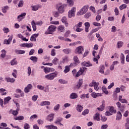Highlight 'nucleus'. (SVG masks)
Returning <instances> with one entry per match:
<instances>
[{
  "instance_id": "1",
  "label": "nucleus",
  "mask_w": 129,
  "mask_h": 129,
  "mask_svg": "<svg viewBox=\"0 0 129 129\" xmlns=\"http://www.w3.org/2000/svg\"><path fill=\"white\" fill-rule=\"evenodd\" d=\"M58 73L55 72L54 73H50L45 76V78L47 80H54L55 77H57Z\"/></svg>"
},
{
  "instance_id": "2",
  "label": "nucleus",
  "mask_w": 129,
  "mask_h": 129,
  "mask_svg": "<svg viewBox=\"0 0 129 129\" xmlns=\"http://www.w3.org/2000/svg\"><path fill=\"white\" fill-rule=\"evenodd\" d=\"M88 9H89V6L88 5L84 6L78 13V15L82 16V15H84V14H86L87 12Z\"/></svg>"
},
{
  "instance_id": "3",
  "label": "nucleus",
  "mask_w": 129,
  "mask_h": 129,
  "mask_svg": "<svg viewBox=\"0 0 129 129\" xmlns=\"http://www.w3.org/2000/svg\"><path fill=\"white\" fill-rule=\"evenodd\" d=\"M75 13H76V8H72L71 10L69 11L68 13L69 18H72V17H75Z\"/></svg>"
},
{
  "instance_id": "4",
  "label": "nucleus",
  "mask_w": 129,
  "mask_h": 129,
  "mask_svg": "<svg viewBox=\"0 0 129 129\" xmlns=\"http://www.w3.org/2000/svg\"><path fill=\"white\" fill-rule=\"evenodd\" d=\"M87 69V68L82 67L80 69V70L77 73L76 77H79V76L83 75L85 70Z\"/></svg>"
},
{
  "instance_id": "5",
  "label": "nucleus",
  "mask_w": 129,
  "mask_h": 129,
  "mask_svg": "<svg viewBox=\"0 0 129 129\" xmlns=\"http://www.w3.org/2000/svg\"><path fill=\"white\" fill-rule=\"evenodd\" d=\"M56 28L57 27H56L55 26L50 25L47 29V34H52V33H54L55 31H56Z\"/></svg>"
},
{
  "instance_id": "6",
  "label": "nucleus",
  "mask_w": 129,
  "mask_h": 129,
  "mask_svg": "<svg viewBox=\"0 0 129 129\" xmlns=\"http://www.w3.org/2000/svg\"><path fill=\"white\" fill-rule=\"evenodd\" d=\"M65 8H66V5H62L58 7V12L59 14H63L65 12Z\"/></svg>"
},
{
  "instance_id": "7",
  "label": "nucleus",
  "mask_w": 129,
  "mask_h": 129,
  "mask_svg": "<svg viewBox=\"0 0 129 129\" xmlns=\"http://www.w3.org/2000/svg\"><path fill=\"white\" fill-rule=\"evenodd\" d=\"M83 51H84V48L81 46H80L76 48L75 50L76 54H83Z\"/></svg>"
},
{
  "instance_id": "8",
  "label": "nucleus",
  "mask_w": 129,
  "mask_h": 129,
  "mask_svg": "<svg viewBox=\"0 0 129 129\" xmlns=\"http://www.w3.org/2000/svg\"><path fill=\"white\" fill-rule=\"evenodd\" d=\"M37 37H39V33L33 34L30 37V41L31 42H36L37 41Z\"/></svg>"
},
{
  "instance_id": "9",
  "label": "nucleus",
  "mask_w": 129,
  "mask_h": 129,
  "mask_svg": "<svg viewBox=\"0 0 129 129\" xmlns=\"http://www.w3.org/2000/svg\"><path fill=\"white\" fill-rule=\"evenodd\" d=\"M105 69V67H104V65L103 64L100 65L98 69L99 73H101V74H104Z\"/></svg>"
},
{
  "instance_id": "10",
  "label": "nucleus",
  "mask_w": 129,
  "mask_h": 129,
  "mask_svg": "<svg viewBox=\"0 0 129 129\" xmlns=\"http://www.w3.org/2000/svg\"><path fill=\"white\" fill-rule=\"evenodd\" d=\"M82 66L85 67H91L93 66L92 63H90V61H84L82 63Z\"/></svg>"
},
{
  "instance_id": "11",
  "label": "nucleus",
  "mask_w": 129,
  "mask_h": 129,
  "mask_svg": "<svg viewBox=\"0 0 129 129\" xmlns=\"http://www.w3.org/2000/svg\"><path fill=\"white\" fill-rule=\"evenodd\" d=\"M89 28H90V23L88 22L85 23V31L86 33H88V32H89Z\"/></svg>"
},
{
  "instance_id": "12",
  "label": "nucleus",
  "mask_w": 129,
  "mask_h": 129,
  "mask_svg": "<svg viewBox=\"0 0 129 129\" xmlns=\"http://www.w3.org/2000/svg\"><path fill=\"white\" fill-rule=\"evenodd\" d=\"M12 40H13V36H11L8 39V40L5 39L4 40V44L6 45H10Z\"/></svg>"
},
{
  "instance_id": "13",
  "label": "nucleus",
  "mask_w": 129,
  "mask_h": 129,
  "mask_svg": "<svg viewBox=\"0 0 129 129\" xmlns=\"http://www.w3.org/2000/svg\"><path fill=\"white\" fill-rule=\"evenodd\" d=\"M32 87V84H28L24 89L25 93H28V92H30V90H31Z\"/></svg>"
},
{
  "instance_id": "14",
  "label": "nucleus",
  "mask_w": 129,
  "mask_h": 129,
  "mask_svg": "<svg viewBox=\"0 0 129 129\" xmlns=\"http://www.w3.org/2000/svg\"><path fill=\"white\" fill-rule=\"evenodd\" d=\"M70 99H76L78 98V95L76 93H72L70 94Z\"/></svg>"
},
{
  "instance_id": "15",
  "label": "nucleus",
  "mask_w": 129,
  "mask_h": 129,
  "mask_svg": "<svg viewBox=\"0 0 129 129\" xmlns=\"http://www.w3.org/2000/svg\"><path fill=\"white\" fill-rule=\"evenodd\" d=\"M47 120L48 121H53L54 120V114H50L46 117Z\"/></svg>"
},
{
  "instance_id": "16",
  "label": "nucleus",
  "mask_w": 129,
  "mask_h": 129,
  "mask_svg": "<svg viewBox=\"0 0 129 129\" xmlns=\"http://www.w3.org/2000/svg\"><path fill=\"white\" fill-rule=\"evenodd\" d=\"M91 96L92 97H93V98H96L97 97H99V96H101V93L93 92L91 94Z\"/></svg>"
},
{
  "instance_id": "17",
  "label": "nucleus",
  "mask_w": 129,
  "mask_h": 129,
  "mask_svg": "<svg viewBox=\"0 0 129 129\" xmlns=\"http://www.w3.org/2000/svg\"><path fill=\"white\" fill-rule=\"evenodd\" d=\"M61 22L62 23L64 24L66 27H68V26H69V24L67 22V18H66V17H63L61 18Z\"/></svg>"
},
{
  "instance_id": "18",
  "label": "nucleus",
  "mask_w": 129,
  "mask_h": 129,
  "mask_svg": "<svg viewBox=\"0 0 129 129\" xmlns=\"http://www.w3.org/2000/svg\"><path fill=\"white\" fill-rule=\"evenodd\" d=\"M82 84H83V81H82V79L79 80V82L76 85V88L77 89H80V87H81V85H82Z\"/></svg>"
},
{
  "instance_id": "19",
  "label": "nucleus",
  "mask_w": 129,
  "mask_h": 129,
  "mask_svg": "<svg viewBox=\"0 0 129 129\" xmlns=\"http://www.w3.org/2000/svg\"><path fill=\"white\" fill-rule=\"evenodd\" d=\"M45 127L46 129H58V127L53 124L45 125Z\"/></svg>"
},
{
  "instance_id": "20",
  "label": "nucleus",
  "mask_w": 129,
  "mask_h": 129,
  "mask_svg": "<svg viewBox=\"0 0 129 129\" xmlns=\"http://www.w3.org/2000/svg\"><path fill=\"white\" fill-rule=\"evenodd\" d=\"M11 99H12V97H11L10 96L5 97L4 98V104L5 105H6V104H8V103H9V102H10V100H11Z\"/></svg>"
},
{
  "instance_id": "21",
  "label": "nucleus",
  "mask_w": 129,
  "mask_h": 129,
  "mask_svg": "<svg viewBox=\"0 0 129 129\" xmlns=\"http://www.w3.org/2000/svg\"><path fill=\"white\" fill-rule=\"evenodd\" d=\"M26 15H27V13H23L21 15H19L17 18L19 22H21V21L23 20V18H23V17H26Z\"/></svg>"
},
{
  "instance_id": "22",
  "label": "nucleus",
  "mask_w": 129,
  "mask_h": 129,
  "mask_svg": "<svg viewBox=\"0 0 129 129\" xmlns=\"http://www.w3.org/2000/svg\"><path fill=\"white\" fill-rule=\"evenodd\" d=\"M105 107V104L104 102L102 103V104L100 106V107H97V109L99 111H103L104 110V107Z\"/></svg>"
},
{
  "instance_id": "23",
  "label": "nucleus",
  "mask_w": 129,
  "mask_h": 129,
  "mask_svg": "<svg viewBox=\"0 0 129 129\" xmlns=\"http://www.w3.org/2000/svg\"><path fill=\"white\" fill-rule=\"evenodd\" d=\"M94 119L97 120V121H100V114L99 113H96L95 116H94Z\"/></svg>"
},
{
  "instance_id": "24",
  "label": "nucleus",
  "mask_w": 129,
  "mask_h": 129,
  "mask_svg": "<svg viewBox=\"0 0 129 129\" xmlns=\"http://www.w3.org/2000/svg\"><path fill=\"white\" fill-rule=\"evenodd\" d=\"M57 30L58 32L62 33L65 31V27L63 25L59 26L57 28Z\"/></svg>"
},
{
  "instance_id": "25",
  "label": "nucleus",
  "mask_w": 129,
  "mask_h": 129,
  "mask_svg": "<svg viewBox=\"0 0 129 129\" xmlns=\"http://www.w3.org/2000/svg\"><path fill=\"white\" fill-rule=\"evenodd\" d=\"M109 111H110L112 114V113H116V110L114 109V107L113 106H109Z\"/></svg>"
},
{
  "instance_id": "26",
  "label": "nucleus",
  "mask_w": 129,
  "mask_h": 129,
  "mask_svg": "<svg viewBox=\"0 0 129 129\" xmlns=\"http://www.w3.org/2000/svg\"><path fill=\"white\" fill-rule=\"evenodd\" d=\"M99 85V83H96V82L94 83V88L96 91H98L99 90V87H98Z\"/></svg>"
},
{
  "instance_id": "27",
  "label": "nucleus",
  "mask_w": 129,
  "mask_h": 129,
  "mask_svg": "<svg viewBox=\"0 0 129 129\" xmlns=\"http://www.w3.org/2000/svg\"><path fill=\"white\" fill-rule=\"evenodd\" d=\"M100 28H95L93 29L90 33L88 34V37H91V36H92V34H93V33H95L96 32H97V31H98V30H99Z\"/></svg>"
},
{
  "instance_id": "28",
  "label": "nucleus",
  "mask_w": 129,
  "mask_h": 129,
  "mask_svg": "<svg viewBox=\"0 0 129 129\" xmlns=\"http://www.w3.org/2000/svg\"><path fill=\"white\" fill-rule=\"evenodd\" d=\"M122 117V115L121 114V113L120 111L117 112L116 117V120H119V119H121Z\"/></svg>"
},
{
  "instance_id": "29",
  "label": "nucleus",
  "mask_w": 129,
  "mask_h": 129,
  "mask_svg": "<svg viewBox=\"0 0 129 129\" xmlns=\"http://www.w3.org/2000/svg\"><path fill=\"white\" fill-rule=\"evenodd\" d=\"M5 80L7 81V82H11V83H14V82L15 81V79L11 78H6Z\"/></svg>"
},
{
  "instance_id": "30",
  "label": "nucleus",
  "mask_w": 129,
  "mask_h": 129,
  "mask_svg": "<svg viewBox=\"0 0 129 129\" xmlns=\"http://www.w3.org/2000/svg\"><path fill=\"white\" fill-rule=\"evenodd\" d=\"M31 25L32 26V28H33V31L34 32H36V30H37V26H36V23H35V21L34 20H33L32 22H31Z\"/></svg>"
},
{
  "instance_id": "31",
  "label": "nucleus",
  "mask_w": 129,
  "mask_h": 129,
  "mask_svg": "<svg viewBox=\"0 0 129 129\" xmlns=\"http://www.w3.org/2000/svg\"><path fill=\"white\" fill-rule=\"evenodd\" d=\"M50 104H51V102L48 101H44L40 103L41 106H44V105H50Z\"/></svg>"
},
{
  "instance_id": "32",
  "label": "nucleus",
  "mask_w": 129,
  "mask_h": 129,
  "mask_svg": "<svg viewBox=\"0 0 129 129\" xmlns=\"http://www.w3.org/2000/svg\"><path fill=\"white\" fill-rule=\"evenodd\" d=\"M74 62L75 63V64H79V63H80V61L79 60V58H78V57L76 55H75L74 56Z\"/></svg>"
},
{
  "instance_id": "33",
  "label": "nucleus",
  "mask_w": 129,
  "mask_h": 129,
  "mask_svg": "<svg viewBox=\"0 0 129 129\" xmlns=\"http://www.w3.org/2000/svg\"><path fill=\"white\" fill-rule=\"evenodd\" d=\"M99 59H100V56H99V54H98L96 57L93 58V60L94 62H96V64H98V60Z\"/></svg>"
},
{
  "instance_id": "34",
  "label": "nucleus",
  "mask_w": 129,
  "mask_h": 129,
  "mask_svg": "<svg viewBox=\"0 0 129 129\" xmlns=\"http://www.w3.org/2000/svg\"><path fill=\"white\" fill-rule=\"evenodd\" d=\"M62 51L63 52V53H64V54H70V53H71V49L70 48H66L62 50Z\"/></svg>"
},
{
  "instance_id": "35",
  "label": "nucleus",
  "mask_w": 129,
  "mask_h": 129,
  "mask_svg": "<svg viewBox=\"0 0 129 129\" xmlns=\"http://www.w3.org/2000/svg\"><path fill=\"white\" fill-rule=\"evenodd\" d=\"M15 52L16 53V54H25V53H26L25 50L18 49H16Z\"/></svg>"
},
{
  "instance_id": "36",
  "label": "nucleus",
  "mask_w": 129,
  "mask_h": 129,
  "mask_svg": "<svg viewBox=\"0 0 129 129\" xmlns=\"http://www.w3.org/2000/svg\"><path fill=\"white\" fill-rule=\"evenodd\" d=\"M76 108L77 110L79 111V112H81L83 109V107L81 105H78Z\"/></svg>"
},
{
  "instance_id": "37",
  "label": "nucleus",
  "mask_w": 129,
  "mask_h": 129,
  "mask_svg": "<svg viewBox=\"0 0 129 129\" xmlns=\"http://www.w3.org/2000/svg\"><path fill=\"white\" fill-rule=\"evenodd\" d=\"M39 8H40V5H39L32 6V11L34 12L38 11V10H39Z\"/></svg>"
},
{
  "instance_id": "38",
  "label": "nucleus",
  "mask_w": 129,
  "mask_h": 129,
  "mask_svg": "<svg viewBox=\"0 0 129 129\" xmlns=\"http://www.w3.org/2000/svg\"><path fill=\"white\" fill-rule=\"evenodd\" d=\"M24 118L25 117H24V116L21 115L16 118H14V119H15V120H23L24 119Z\"/></svg>"
},
{
  "instance_id": "39",
  "label": "nucleus",
  "mask_w": 129,
  "mask_h": 129,
  "mask_svg": "<svg viewBox=\"0 0 129 129\" xmlns=\"http://www.w3.org/2000/svg\"><path fill=\"white\" fill-rule=\"evenodd\" d=\"M120 60L121 64H124V55L123 53H121Z\"/></svg>"
},
{
  "instance_id": "40",
  "label": "nucleus",
  "mask_w": 129,
  "mask_h": 129,
  "mask_svg": "<svg viewBox=\"0 0 129 129\" xmlns=\"http://www.w3.org/2000/svg\"><path fill=\"white\" fill-rule=\"evenodd\" d=\"M58 82L59 83H61V84H67L68 83V82L65 80H63L62 79H60L58 80Z\"/></svg>"
},
{
  "instance_id": "41",
  "label": "nucleus",
  "mask_w": 129,
  "mask_h": 129,
  "mask_svg": "<svg viewBox=\"0 0 129 129\" xmlns=\"http://www.w3.org/2000/svg\"><path fill=\"white\" fill-rule=\"evenodd\" d=\"M69 71H70V69L69 68V66H66L64 67V70H63L64 73H65V74H66V73H68V72H69Z\"/></svg>"
},
{
  "instance_id": "42",
  "label": "nucleus",
  "mask_w": 129,
  "mask_h": 129,
  "mask_svg": "<svg viewBox=\"0 0 129 129\" xmlns=\"http://www.w3.org/2000/svg\"><path fill=\"white\" fill-rule=\"evenodd\" d=\"M17 64H18V61L16 60V58H14L11 61V65H12V66H14V65H17Z\"/></svg>"
},
{
  "instance_id": "43",
  "label": "nucleus",
  "mask_w": 129,
  "mask_h": 129,
  "mask_svg": "<svg viewBox=\"0 0 129 129\" xmlns=\"http://www.w3.org/2000/svg\"><path fill=\"white\" fill-rule=\"evenodd\" d=\"M59 62V59L57 57H55L53 60H52V63L54 65H57L58 64V62Z\"/></svg>"
},
{
  "instance_id": "44",
  "label": "nucleus",
  "mask_w": 129,
  "mask_h": 129,
  "mask_svg": "<svg viewBox=\"0 0 129 129\" xmlns=\"http://www.w3.org/2000/svg\"><path fill=\"white\" fill-rule=\"evenodd\" d=\"M62 120H63V118L58 117L57 118L56 121L54 122V123H57V124H59V123H60V122H61V121H62Z\"/></svg>"
},
{
  "instance_id": "45",
  "label": "nucleus",
  "mask_w": 129,
  "mask_h": 129,
  "mask_svg": "<svg viewBox=\"0 0 129 129\" xmlns=\"http://www.w3.org/2000/svg\"><path fill=\"white\" fill-rule=\"evenodd\" d=\"M9 9V6H5L4 7L2 8V12L4 14H6L7 13V10Z\"/></svg>"
},
{
  "instance_id": "46",
  "label": "nucleus",
  "mask_w": 129,
  "mask_h": 129,
  "mask_svg": "<svg viewBox=\"0 0 129 129\" xmlns=\"http://www.w3.org/2000/svg\"><path fill=\"white\" fill-rule=\"evenodd\" d=\"M30 59V60H31V61H33V62H36L38 61V58L36 56H32Z\"/></svg>"
},
{
  "instance_id": "47",
  "label": "nucleus",
  "mask_w": 129,
  "mask_h": 129,
  "mask_svg": "<svg viewBox=\"0 0 129 129\" xmlns=\"http://www.w3.org/2000/svg\"><path fill=\"white\" fill-rule=\"evenodd\" d=\"M102 90L104 93L106 94H108V91H107V89L105 87V86H103L102 87Z\"/></svg>"
},
{
  "instance_id": "48",
  "label": "nucleus",
  "mask_w": 129,
  "mask_h": 129,
  "mask_svg": "<svg viewBox=\"0 0 129 129\" xmlns=\"http://www.w3.org/2000/svg\"><path fill=\"white\" fill-rule=\"evenodd\" d=\"M83 24V23L80 22L79 23H78L74 26V28H81L82 27Z\"/></svg>"
},
{
  "instance_id": "49",
  "label": "nucleus",
  "mask_w": 129,
  "mask_h": 129,
  "mask_svg": "<svg viewBox=\"0 0 129 129\" xmlns=\"http://www.w3.org/2000/svg\"><path fill=\"white\" fill-rule=\"evenodd\" d=\"M2 53L1 54V57L2 58H5L6 57V54H7V51L5 49L2 50Z\"/></svg>"
},
{
  "instance_id": "50",
  "label": "nucleus",
  "mask_w": 129,
  "mask_h": 129,
  "mask_svg": "<svg viewBox=\"0 0 129 129\" xmlns=\"http://www.w3.org/2000/svg\"><path fill=\"white\" fill-rule=\"evenodd\" d=\"M16 92L17 93H20L21 94V96H24V94L23 93V91H22V90L20 89H18L16 90Z\"/></svg>"
},
{
  "instance_id": "51",
  "label": "nucleus",
  "mask_w": 129,
  "mask_h": 129,
  "mask_svg": "<svg viewBox=\"0 0 129 129\" xmlns=\"http://www.w3.org/2000/svg\"><path fill=\"white\" fill-rule=\"evenodd\" d=\"M89 113V110L88 109H86L82 113V114L83 115H86V114H88Z\"/></svg>"
},
{
  "instance_id": "52",
  "label": "nucleus",
  "mask_w": 129,
  "mask_h": 129,
  "mask_svg": "<svg viewBox=\"0 0 129 129\" xmlns=\"http://www.w3.org/2000/svg\"><path fill=\"white\" fill-rule=\"evenodd\" d=\"M67 2L70 7H72L74 5V2L72 0H67Z\"/></svg>"
},
{
  "instance_id": "53",
  "label": "nucleus",
  "mask_w": 129,
  "mask_h": 129,
  "mask_svg": "<svg viewBox=\"0 0 129 129\" xmlns=\"http://www.w3.org/2000/svg\"><path fill=\"white\" fill-rule=\"evenodd\" d=\"M71 33V32L70 30L67 31L64 34V38H68Z\"/></svg>"
},
{
  "instance_id": "54",
  "label": "nucleus",
  "mask_w": 129,
  "mask_h": 129,
  "mask_svg": "<svg viewBox=\"0 0 129 129\" xmlns=\"http://www.w3.org/2000/svg\"><path fill=\"white\" fill-rule=\"evenodd\" d=\"M126 54H127V55L126 56V62H129V50H125Z\"/></svg>"
},
{
  "instance_id": "55",
  "label": "nucleus",
  "mask_w": 129,
  "mask_h": 129,
  "mask_svg": "<svg viewBox=\"0 0 129 129\" xmlns=\"http://www.w3.org/2000/svg\"><path fill=\"white\" fill-rule=\"evenodd\" d=\"M24 6V1H20L18 4V8H22Z\"/></svg>"
},
{
  "instance_id": "56",
  "label": "nucleus",
  "mask_w": 129,
  "mask_h": 129,
  "mask_svg": "<svg viewBox=\"0 0 129 129\" xmlns=\"http://www.w3.org/2000/svg\"><path fill=\"white\" fill-rule=\"evenodd\" d=\"M123 45V42H122V41H118L117 42L118 48H121V47H122Z\"/></svg>"
},
{
  "instance_id": "57",
  "label": "nucleus",
  "mask_w": 129,
  "mask_h": 129,
  "mask_svg": "<svg viewBox=\"0 0 129 129\" xmlns=\"http://www.w3.org/2000/svg\"><path fill=\"white\" fill-rule=\"evenodd\" d=\"M43 70L45 74H47V73H49V72H50V69H49V68L47 67L44 68Z\"/></svg>"
},
{
  "instance_id": "58",
  "label": "nucleus",
  "mask_w": 129,
  "mask_h": 129,
  "mask_svg": "<svg viewBox=\"0 0 129 129\" xmlns=\"http://www.w3.org/2000/svg\"><path fill=\"white\" fill-rule=\"evenodd\" d=\"M89 17H91V13L90 12H88L85 15V18L86 19H89Z\"/></svg>"
},
{
  "instance_id": "59",
  "label": "nucleus",
  "mask_w": 129,
  "mask_h": 129,
  "mask_svg": "<svg viewBox=\"0 0 129 129\" xmlns=\"http://www.w3.org/2000/svg\"><path fill=\"white\" fill-rule=\"evenodd\" d=\"M126 5L125 4H122V5H121L120 7H119V9L120 10H124V9H126Z\"/></svg>"
},
{
  "instance_id": "60",
  "label": "nucleus",
  "mask_w": 129,
  "mask_h": 129,
  "mask_svg": "<svg viewBox=\"0 0 129 129\" xmlns=\"http://www.w3.org/2000/svg\"><path fill=\"white\" fill-rule=\"evenodd\" d=\"M59 108H60V104H56V105L54 106V108H53V110H58Z\"/></svg>"
},
{
  "instance_id": "61",
  "label": "nucleus",
  "mask_w": 129,
  "mask_h": 129,
  "mask_svg": "<svg viewBox=\"0 0 129 129\" xmlns=\"http://www.w3.org/2000/svg\"><path fill=\"white\" fill-rule=\"evenodd\" d=\"M34 46L33 43H27L26 48H32Z\"/></svg>"
},
{
  "instance_id": "62",
  "label": "nucleus",
  "mask_w": 129,
  "mask_h": 129,
  "mask_svg": "<svg viewBox=\"0 0 129 129\" xmlns=\"http://www.w3.org/2000/svg\"><path fill=\"white\" fill-rule=\"evenodd\" d=\"M32 99L33 101H37L38 99V95H34L32 97Z\"/></svg>"
},
{
  "instance_id": "63",
  "label": "nucleus",
  "mask_w": 129,
  "mask_h": 129,
  "mask_svg": "<svg viewBox=\"0 0 129 129\" xmlns=\"http://www.w3.org/2000/svg\"><path fill=\"white\" fill-rule=\"evenodd\" d=\"M107 127H108V125L103 124L101 127V129H106V128H107Z\"/></svg>"
},
{
  "instance_id": "64",
  "label": "nucleus",
  "mask_w": 129,
  "mask_h": 129,
  "mask_svg": "<svg viewBox=\"0 0 129 129\" xmlns=\"http://www.w3.org/2000/svg\"><path fill=\"white\" fill-rule=\"evenodd\" d=\"M24 128L25 129H29V128H30V125L29 124H28V123H26L24 124Z\"/></svg>"
}]
</instances>
